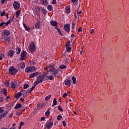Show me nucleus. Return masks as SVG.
<instances>
[{
	"label": "nucleus",
	"instance_id": "nucleus-1",
	"mask_svg": "<svg viewBox=\"0 0 129 129\" xmlns=\"http://www.w3.org/2000/svg\"><path fill=\"white\" fill-rule=\"evenodd\" d=\"M59 71H61V70H60V69H56V68H52L48 70V72H50L52 76H54V77H57L56 74H57L59 72Z\"/></svg>",
	"mask_w": 129,
	"mask_h": 129
},
{
	"label": "nucleus",
	"instance_id": "nucleus-2",
	"mask_svg": "<svg viewBox=\"0 0 129 129\" xmlns=\"http://www.w3.org/2000/svg\"><path fill=\"white\" fill-rule=\"evenodd\" d=\"M9 72L11 75H15L16 73H18V72H19V70L15 68L14 66H10L9 68Z\"/></svg>",
	"mask_w": 129,
	"mask_h": 129
},
{
	"label": "nucleus",
	"instance_id": "nucleus-3",
	"mask_svg": "<svg viewBox=\"0 0 129 129\" xmlns=\"http://www.w3.org/2000/svg\"><path fill=\"white\" fill-rule=\"evenodd\" d=\"M37 70V69L35 67H28L26 68L25 72L26 73H32V72H35Z\"/></svg>",
	"mask_w": 129,
	"mask_h": 129
},
{
	"label": "nucleus",
	"instance_id": "nucleus-4",
	"mask_svg": "<svg viewBox=\"0 0 129 129\" xmlns=\"http://www.w3.org/2000/svg\"><path fill=\"white\" fill-rule=\"evenodd\" d=\"M28 49L30 52H35L36 50V45L34 42H32L29 45Z\"/></svg>",
	"mask_w": 129,
	"mask_h": 129
},
{
	"label": "nucleus",
	"instance_id": "nucleus-5",
	"mask_svg": "<svg viewBox=\"0 0 129 129\" xmlns=\"http://www.w3.org/2000/svg\"><path fill=\"white\" fill-rule=\"evenodd\" d=\"M27 51L25 50H23L21 53V57L20 61H24V60H25V59L27 58Z\"/></svg>",
	"mask_w": 129,
	"mask_h": 129
},
{
	"label": "nucleus",
	"instance_id": "nucleus-6",
	"mask_svg": "<svg viewBox=\"0 0 129 129\" xmlns=\"http://www.w3.org/2000/svg\"><path fill=\"white\" fill-rule=\"evenodd\" d=\"M39 74H41V72H36L35 73H32L29 75V78H35V77H37Z\"/></svg>",
	"mask_w": 129,
	"mask_h": 129
},
{
	"label": "nucleus",
	"instance_id": "nucleus-7",
	"mask_svg": "<svg viewBox=\"0 0 129 129\" xmlns=\"http://www.w3.org/2000/svg\"><path fill=\"white\" fill-rule=\"evenodd\" d=\"M70 27L71 25L69 24H66L64 25V30L67 33H70Z\"/></svg>",
	"mask_w": 129,
	"mask_h": 129
},
{
	"label": "nucleus",
	"instance_id": "nucleus-8",
	"mask_svg": "<svg viewBox=\"0 0 129 129\" xmlns=\"http://www.w3.org/2000/svg\"><path fill=\"white\" fill-rule=\"evenodd\" d=\"M13 7L15 10H19V9H20V3H18L17 1L14 2Z\"/></svg>",
	"mask_w": 129,
	"mask_h": 129
},
{
	"label": "nucleus",
	"instance_id": "nucleus-9",
	"mask_svg": "<svg viewBox=\"0 0 129 129\" xmlns=\"http://www.w3.org/2000/svg\"><path fill=\"white\" fill-rule=\"evenodd\" d=\"M45 126L47 129H50L53 126V122L49 121L45 124Z\"/></svg>",
	"mask_w": 129,
	"mask_h": 129
},
{
	"label": "nucleus",
	"instance_id": "nucleus-10",
	"mask_svg": "<svg viewBox=\"0 0 129 129\" xmlns=\"http://www.w3.org/2000/svg\"><path fill=\"white\" fill-rule=\"evenodd\" d=\"M3 34L5 37H8L9 35H11V31L9 30H4Z\"/></svg>",
	"mask_w": 129,
	"mask_h": 129
},
{
	"label": "nucleus",
	"instance_id": "nucleus-11",
	"mask_svg": "<svg viewBox=\"0 0 129 129\" xmlns=\"http://www.w3.org/2000/svg\"><path fill=\"white\" fill-rule=\"evenodd\" d=\"M24 91H25V90L22 91L18 92L17 94H16L15 98L18 99V98H19L20 97H21V96H22V94H24V93H22V92H24Z\"/></svg>",
	"mask_w": 129,
	"mask_h": 129
},
{
	"label": "nucleus",
	"instance_id": "nucleus-12",
	"mask_svg": "<svg viewBox=\"0 0 129 129\" xmlns=\"http://www.w3.org/2000/svg\"><path fill=\"white\" fill-rule=\"evenodd\" d=\"M1 92L2 94H4L5 96H7V93H8V90L6 88H3L0 91Z\"/></svg>",
	"mask_w": 129,
	"mask_h": 129
},
{
	"label": "nucleus",
	"instance_id": "nucleus-13",
	"mask_svg": "<svg viewBox=\"0 0 129 129\" xmlns=\"http://www.w3.org/2000/svg\"><path fill=\"white\" fill-rule=\"evenodd\" d=\"M71 82H72L71 80H64V84L67 86H70V85H71Z\"/></svg>",
	"mask_w": 129,
	"mask_h": 129
},
{
	"label": "nucleus",
	"instance_id": "nucleus-14",
	"mask_svg": "<svg viewBox=\"0 0 129 129\" xmlns=\"http://www.w3.org/2000/svg\"><path fill=\"white\" fill-rule=\"evenodd\" d=\"M40 4L42 6H46V5H49L48 3V0H40Z\"/></svg>",
	"mask_w": 129,
	"mask_h": 129
},
{
	"label": "nucleus",
	"instance_id": "nucleus-15",
	"mask_svg": "<svg viewBox=\"0 0 129 129\" xmlns=\"http://www.w3.org/2000/svg\"><path fill=\"white\" fill-rule=\"evenodd\" d=\"M50 24L52 27H57L58 26V23H57V22L55 21H50Z\"/></svg>",
	"mask_w": 129,
	"mask_h": 129
},
{
	"label": "nucleus",
	"instance_id": "nucleus-16",
	"mask_svg": "<svg viewBox=\"0 0 129 129\" xmlns=\"http://www.w3.org/2000/svg\"><path fill=\"white\" fill-rule=\"evenodd\" d=\"M11 87L13 89L17 88V87H18V85H16V83L12 81L11 84Z\"/></svg>",
	"mask_w": 129,
	"mask_h": 129
},
{
	"label": "nucleus",
	"instance_id": "nucleus-17",
	"mask_svg": "<svg viewBox=\"0 0 129 129\" xmlns=\"http://www.w3.org/2000/svg\"><path fill=\"white\" fill-rule=\"evenodd\" d=\"M21 107H22V104L21 103H17L16 104L14 109H19V108H21Z\"/></svg>",
	"mask_w": 129,
	"mask_h": 129
},
{
	"label": "nucleus",
	"instance_id": "nucleus-18",
	"mask_svg": "<svg viewBox=\"0 0 129 129\" xmlns=\"http://www.w3.org/2000/svg\"><path fill=\"white\" fill-rule=\"evenodd\" d=\"M36 80H37L38 82L42 83V82H43V79H42V75L39 76L38 77H37Z\"/></svg>",
	"mask_w": 129,
	"mask_h": 129
},
{
	"label": "nucleus",
	"instance_id": "nucleus-19",
	"mask_svg": "<svg viewBox=\"0 0 129 129\" xmlns=\"http://www.w3.org/2000/svg\"><path fill=\"white\" fill-rule=\"evenodd\" d=\"M8 56H9V57H11V58H12V57L14 56V50H11L8 52Z\"/></svg>",
	"mask_w": 129,
	"mask_h": 129
},
{
	"label": "nucleus",
	"instance_id": "nucleus-20",
	"mask_svg": "<svg viewBox=\"0 0 129 129\" xmlns=\"http://www.w3.org/2000/svg\"><path fill=\"white\" fill-rule=\"evenodd\" d=\"M40 25H41V22L37 21L36 24L35 25L36 29H39L40 28Z\"/></svg>",
	"mask_w": 129,
	"mask_h": 129
},
{
	"label": "nucleus",
	"instance_id": "nucleus-21",
	"mask_svg": "<svg viewBox=\"0 0 129 129\" xmlns=\"http://www.w3.org/2000/svg\"><path fill=\"white\" fill-rule=\"evenodd\" d=\"M7 116V115L5 113H2L0 114V122L2 121V118H5Z\"/></svg>",
	"mask_w": 129,
	"mask_h": 129
},
{
	"label": "nucleus",
	"instance_id": "nucleus-22",
	"mask_svg": "<svg viewBox=\"0 0 129 129\" xmlns=\"http://www.w3.org/2000/svg\"><path fill=\"white\" fill-rule=\"evenodd\" d=\"M16 54H17V55H19L21 53V51H22V49L20 47L16 48Z\"/></svg>",
	"mask_w": 129,
	"mask_h": 129
},
{
	"label": "nucleus",
	"instance_id": "nucleus-23",
	"mask_svg": "<svg viewBox=\"0 0 129 129\" xmlns=\"http://www.w3.org/2000/svg\"><path fill=\"white\" fill-rule=\"evenodd\" d=\"M23 27L25 28V31H30L29 27H28L26 24L23 23Z\"/></svg>",
	"mask_w": 129,
	"mask_h": 129
},
{
	"label": "nucleus",
	"instance_id": "nucleus-24",
	"mask_svg": "<svg viewBox=\"0 0 129 129\" xmlns=\"http://www.w3.org/2000/svg\"><path fill=\"white\" fill-rule=\"evenodd\" d=\"M72 80L73 81V84H76L77 83V82L76 81V77L74 76L72 77Z\"/></svg>",
	"mask_w": 129,
	"mask_h": 129
},
{
	"label": "nucleus",
	"instance_id": "nucleus-25",
	"mask_svg": "<svg viewBox=\"0 0 129 129\" xmlns=\"http://www.w3.org/2000/svg\"><path fill=\"white\" fill-rule=\"evenodd\" d=\"M59 69H66L67 68V66L66 65L61 64L59 67Z\"/></svg>",
	"mask_w": 129,
	"mask_h": 129
},
{
	"label": "nucleus",
	"instance_id": "nucleus-26",
	"mask_svg": "<svg viewBox=\"0 0 129 129\" xmlns=\"http://www.w3.org/2000/svg\"><path fill=\"white\" fill-rule=\"evenodd\" d=\"M65 11L67 14H70L71 12V9L70 8H66Z\"/></svg>",
	"mask_w": 129,
	"mask_h": 129
},
{
	"label": "nucleus",
	"instance_id": "nucleus-27",
	"mask_svg": "<svg viewBox=\"0 0 129 129\" xmlns=\"http://www.w3.org/2000/svg\"><path fill=\"white\" fill-rule=\"evenodd\" d=\"M10 20L7 21V23L8 24H11V22H13V21H14V19H15V17H13L12 18H11V17H10Z\"/></svg>",
	"mask_w": 129,
	"mask_h": 129
},
{
	"label": "nucleus",
	"instance_id": "nucleus-28",
	"mask_svg": "<svg viewBox=\"0 0 129 129\" xmlns=\"http://www.w3.org/2000/svg\"><path fill=\"white\" fill-rule=\"evenodd\" d=\"M57 104V101L56 100V98H54L53 101V104L52 105V107H53V106H55Z\"/></svg>",
	"mask_w": 129,
	"mask_h": 129
},
{
	"label": "nucleus",
	"instance_id": "nucleus-29",
	"mask_svg": "<svg viewBox=\"0 0 129 129\" xmlns=\"http://www.w3.org/2000/svg\"><path fill=\"white\" fill-rule=\"evenodd\" d=\"M47 10H48V11H50V12L52 11V10H53V7H52V6L51 5H48L47 7Z\"/></svg>",
	"mask_w": 129,
	"mask_h": 129
},
{
	"label": "nucleus",
	"instance_id": "nucleus-30",
	"mask_svg": "<svg viewBox=\"0 0 129 129\" xmlns=\"http://www.w3.org/2000/svg\"><path fill=\"white\" fill-rule=\"evenodd\" d=\"M15 14H16V15L17 16L16 18H18V17H19V16H20L21 14V10L16 11L15 12Z\"/></svg>",
	"mask_w": 129,
	"mask_h": 129
},
{
	"label": "nucleus",
	"instance_id": "nucleus-31",
	"mask_svg": "<svg viewBox=\"0 0 129 129\" xmlns=\"http://www.w3.org/2000/svg\"><path fill=\"white\" fill-rule=\"evenodd\" d=\"M21 69H24L25 68V62L22 61L21 62Z\"/></svg>",
	"mask_w": 129,
	"mask_h": 129
},
{
	"label": "nucleus",
	"instance_id": "nucleus-32",
	"mask_svg": "<svg viewBox=\"0 0 129 129\" xmlns=\"http://www.w3.org/2000/svg\"><path fill=\"white\" fill-rule=\"evenodd\" d=\"M46 77L49 80H53V79H54V77H53V76H47Z\"/></svg>",
	"mask_w": 129,
	"mask_h": 129
},
{
	"label": "nucleus",
	"instance_id": "nucleus-33",
	"mask_svg": "<svg viewBox=\"0 0 129 129\" xmlns=\"http://www.w3.org/2000/svg\"><path fill=\"white\" fill-rule=\"evenodd\" d=\"M51 95H49L48 96H47L45 98V100H46V101H48V100H49V99H50V98H51Z\"/></svg>",
	"mask_w": 129,
	"mask_h": 129
},
{
	"label": "nucleus",
	"instance_id": "nucleus-34",
	"mask_svg": "<svg viewBox=\"0 0 129 129\" xmlns=\"http://www.w3.org/2000/svg\"><path fill=\"white\" fill-rule=\"evenodd\" d=\"M66 50L67 52H70V51L72 50V48L70 46H68V47H66Z\"/></svg>",
	"mask_w": 129,
	"mask_h": 129
},
{
	"label": "nucleus",
	"instance_id": "nucleus-35",
	"mask_svg": "<svg viewBox=\"0 0 129 129\" xmlns=\"http://www.w3.org/2000/svg\"><path fill=\"white\" fill-rule=\"evenodd\" d=\"M0 27H6V24H5V22H3L2 23H0Z\"/></svg>",
	"mask_w": 129,
	"mask_h": 129
},
{
	"label": "nucleus",
	"instance_id": "nucleus-36",
	"mask_svg": "<svg viewBox=\"0 0 129 129\" xmlns=\"http://www.w3.org/2000/svg\"><path fill=\"white\" fill-rule=\"evenodd\" d=\"M1 17H4L6 15V11L3 10V12H1Z\"/></svg>",
	"mask_w": 129,
	"mask_h": 129
},
{
	"label": "nucleus",
	"instance_id": "nucleus-37",
	"mask_svg": "<svg viewBox=\"0 0 129 129\" xmlns=\"http://www.w3.org/2000/svg\"><path fill=\"white\" fill-rule=\"evenodd\" d=\"M70 44H71V41H68V42L66 43V47H70L69 46H70Z\"/></svg>",
	"mask_w": 129,
	"mask_h": 129
},
{
	"label": "nucleus",
	"instance_id": "nucleus-38",
	"mask_svg": "<svg viewBox=\"0 0 129 129\" xmlns=\"http://www.w3.org/2000/svg\"><path fill=\"white\" fill-rule=\"evenodd\" d=\"M35 11L36 12V13H39V12H40V7H36L35 8Z\"/></svg>",
	"mask_w": 129,
	"mask_h": 129
},
{
	"label": "nucleus",
	"instance_id": "nucleus-39",
	"mask_svg": "<svg viewBox=\"0 0 129 129\" xmlns=\"http://www.w3.org/2000/svg\"><path fill=\"white\" fill-rule=\"evenodd\" d=\"M57 120H60V119H62V116L61 115H58L57 117Z\"/></svg>",
	"mask_w": 129,
	"mask_h": 129
},
{
	"label": "nucleus",
	"instance_id": "nucleus-40",
	"mask_svg": "<svg viewBox=\"0 0 129 129\" xmlns=\"http://www.w3.org/2000/svg\"><path fill=\"white\" fill-rule=\"evenodd\" d=\"M32 91H33L32 90H31L30 89H29V90H27L25 91V93H31L32 92Z\"/></svg>",
	"mask_w": 129,
	"mask_h": 129
},
{
	"label": "nucleus",
	"instance_id": "nucleus-41",
	"mask_svg": "<svg viewBox=\"0 0 129 129\" xmlns=\"http://www.w3.org/2000/svg\"><path fill=\"white\" fill-rule=\"evenodd\" d=\"M45 114L46 116H49V115H50V111H47L46 112H45Z\"/></svg>",
	"mask_w": 129,
	"mask_h": 129
},
{
	"label": "nucleus",
	"instance_id": "nucleus-42",
	"mask_svg": "<svg viewBox=\"0 0 129 129\" xmlns=\"http://www.w3.org/2000/svg\"><path fill=\"white\" fill-rule=\"evenodd\" d=\"M5 111V110H4V108L2 107H0V114L1 113H3Z\"/></svg>",
	"mask_w": 129,
	"mask_h": 129
},
{
	"label": "nucleus",
	"instance_id": "nucleus-43",
	"mask_svg": "<svg viewBox=\"0 0 129 129\" xmlns=\"http://www.w3.org/2000/svg\"><path fill=\"white\" fill-rule=\"evenodd\" d=\"M4 41H6V42H9V41H11V38L7 37L4 39Z\"/></svg>",
	"mask_w": 129,
	"mask_h": 129
},
{
	"label": "nucleus",
	"instance_id": "nucleus-44",
	"mask_svg": "<svg viewBox=\"0 0 129 129\" xmlns=\"http://www.w3.org/2000/svg\"><path fill=\"white\" fill-rule=\"evenodd\" d=\"M79 11V8L78 9V12H77L78 16H79V15H81V14L82 13V11Z\"/></svg>",
	"mask_w": 129,
	"mask_h": 129
},
{
	"label": "nucleus",
	"instance_id": "nucleus-45",
	"mask_svg": "<svg viewBox=\"0 0 129 129\" xmlns=\"http://www.w3.org/2000/svg\"><path fill=\"white\" fill-rule=\"evenodd\" d=\"M23 87L24 89H27L29 87V84H25Z\"/></svg>",
	"mask_w": 129,
	"mask_h": 129
},
{
	"label": "nucleus",
	"instance_id": "nucleus-46",
	"mask_svg": "<svg viewBox=\"0 0 129 129\" xmlns=\"http://www.w3.org/2000/svg\"><path fill=\"white\" fill-rule=\"evenodd\" d=\"M58 109L59 110V111H63V109L60 106V105L58 106Z\"/></svg>",
	"mask_w": 129,
	"mask_h": 129
},
{
	"label": "nucleus",
	"instance_id": "nucleus-47",
	"mask_svg": "<svg viewBox=\"0 0 129 129\" xmlns=\"http://www.w3.org/2000/svg\"><path fill=\"white\" fill-rule=\"evenodd\" d=\"M75 23H73L72 25V28L73 30H75Z\"/></svg>",
	"mask_w": 129,
	"mask_h": 129
},
{
	"label": "nucleus",
	"instance_id": "nucleus-48",
	"mask_svg": "<svg viewBox=\"0 0 129 129\" xmlns=\"http://www.w3.org/2000/svg\"><path fill=\"white\" fill-rule=\"evenodd\" d=\"M17 115H18V116H21V114H22V112H21V111L19 112H17L16 113Z\"/></svg>",
	"mask_w": 129,
	"mask_h": 129
},
{
	"label": "nucleus",
	"instance_id": "nucleus-49",
	"mask_svg": "<svg viewBox=\"0 0 129 129\" xmlns=\"http://www.w3.org/2000/svg\"><path fill=\"white\" fill-rule=\"evenodd\" d=\"M62 124H63L64 127H65V126H66V125H67V123H66V121H62Z\"/></svg>",
	"mask_w": 129,
	"mask_h": 129
},
{
	"label": "nucleus",
	"instance_id": "nucleus-50",
	"mask_svg": "<svg viewBox=\"0 0 129 129\" xmlns=\"http://www.w3.org/2000/svg\"><path fill=\"white\" fill-rule=\"evenodd\" d=\"M48 73H49V71H47V72H46V73H44L42 75V76H44V77L47 76V75H48Z\"/></svg>",
	"mask_w": 129,
	"mask_h": 129
},
{
	"label": "nucleus",
	"instance_id": "nucleus-51",
	"mask_svg": "<svg viewBox=\"0 0 129 129\" xmlns=\"http://www.w3.org/2000/svg\"><path fill=\"white\" fill-rule=\"evenodd\" d=\"M42 12L43 13V14H44V15H47V10L45 9H43Z\"/></svg>",
	"mask_w": 129,
	"mask_h": 129
},
{
	"label": "nucleus",
	"instance_id": "nucleus-52",
	"mask_svg": "<svg viewBox=\"0 0 129 129\" xmlns=\"http://www.w3.org/2000/svg\"><path fill=\"white\" fill-rule=\"evenodd\" d=\"M4 102V97H0V102Z\"/></svg>",
	"mask_w": 129,
	"mask_h": 129
},
{
	"label": "nucleus",
	"instance_id": "nucleus-53",
	"mask_svg": "<svg viewBox=\"0 0 129 129\" xmlns=\"http://www.w3.org/2000/svg\"><path fill=\"white\" fill-rule=\"evenodd\" d=\"M52 5H56L57 4V2H56V0H52Z\"/></svg>",
	"mask_w": 129,
	"mask_h": 129
},
{
	"label": "nucleus",
	"instance_id": "nucleus-54",
	"mask_svg": "<svg viewBox=\"0 0 129 129\" xmlns=\"http://www.w3.org/2000/svg\"><path fill=\"white\" fill-rule=\"evenodd\" d=\"M35 87H36V85H34L30 89L33 91V89H35Z\"/></svg>",
	"mask_w": 129,
	"mask_h": 129
},
{
	"label": "nucleus",
	"instance_id": "nucleus-55",
	"mask_svg": "<svg viewBox=\"0 0 129 129\" xmlns=\"http://www.w3.org/2000/svg\"><path fill=\"white\" fill-rule=\"evenodd\" d=\"M14 83H15V84H16V85H18V86H19V85H20V82H19L18 81H16V82Z\"/></svg>",
	"mask_w": 129,
	"mask_h": 129
},
{
	"label": "nucleus",
	"instance_id": "nucleus-56",
	"mask_svg": "<svg viewBox=\"0 0 129 129\" xmlns=\"http://www.w3.org/2000/svg\"><path fill=\"white\" fill-rule=\"evenodd\" d=\"M45 120V117H41L40 119V121H44Z\"/></svg>",
	"mask_w": 129,
	"mask_h": 129
},
{
	"label": "nucleus",
	"instance_id": "nucleus-57",
	"mask_svg": "<svg viewBox=\"0 0 129 129\" xmlns=\"http://www.w3.org/2000/svg\"><path fill=\"white\" fill-rule=\"evenodd\" d=\"M35 84L34 85H35V86H37V85H38V84H39V83H40V82H38V81H37V80H36V81H35Z\"/></svg>",
	"mask_w": 129,
	"mask_h": 129
},
{
	"label": "nucleus",
	"instance_id": "nucleus-58",
	"mask_svg": "<svg viewBox=\"0 0 129 129\" xmlns=\"http://www.w3.org/2000/svg\"><path fill=\"white\" fill-rule=\"evenodd\" d=\"M72 3H73V4H76V3H77V2H78V0H71Z\"/></svg>",
	"mask_w": 129,
	"mask_h": 129
},
{
	"label": "nucleus",
	"instance_id": "nucleus-59",
	"mask_svg": "<svg viewBox=\"0 0 129 129\" xmlns=\"http://www.w3.org/2000/svg\"><path fill=\"white\" fill-rule=\"evenodd\" d=\"M55 29H56V30L58 33L61 31V30H60V28H58L57 27H55Z\"/></svg>",
	"mask_w": 129,
	"mask_h": 129
},
{
	"label": "nucleus",
	"instance_id": "nucleus-60",
	"mask_svg": "<svg viewBox=\"0 0 129 129\" xmlns=\"http://www.w3.org/2000/svg\"><path fill=\"white\" fill-rule=\"evenodd\" d=\"M66 96H67V94L66 93H64L63 94L62 97H63V98H64L66 97Z\"/></svg>",
	"mask_w": 129,
	"mask_h": 129
},
{
	"label": "nucleus",
	"instance_id": "nucleus-61",
	"mask_svg": "<svg viewBox=\"0 0 129 129\" xmlns=\"http://www.w3.org/2000/svg\"><path fill=\"white\" fill-rule=\"evenodd\" d=\"M20 101H21L22 102H24V101H25V100L23 98H21L20 99Z\"/></svg>",
	"mask_w": 129,
	"mask_h": 129
},
{
	"label": "nucleus",
	"instance_id": "nucleus-62",
	"mask_svg": "<svg viewBox=\"0 0 129 129\" xmlns=\"http://www.w3.org/2000/svg\"><path fill=\"white\" fill-rule=\"evenodd\" d=\"M9 99H10V97L7 96V97L6 98V101H9Z\"/></svg>",
	"mask_w": 129,
	"mask_h": 129
},
{
	"label": "nucleus",
	"instance_id": "nucleus-63",
	"mask_svg": "<svg viewBox=\"0 0 129 129\" xmlns=\"http://www.w3.org/2000/svg\"><path fill=\"white\" fill-rule=\"evenodd\" d=\"M20 125V126H22V125H24V122H21Z\"/></svg>",
	"mask_w": 129,
	"mask_h": 129
},
{
	"label": "nucleus",
	"instance_id": "nucleus-64",
	"mask_svg": "<svg viewBox=\"0 0 129 129\" xmlns=\"http://www.w3.org/2000/svg\"><path fill=\"white\" fill-rule=\"evenodd\" d=\"M78 31L79 32H82V28H79V29L78 30Z\"/></svg>",
	"mask_w": 129,
	"mask_h": 129
}]
</instances>
